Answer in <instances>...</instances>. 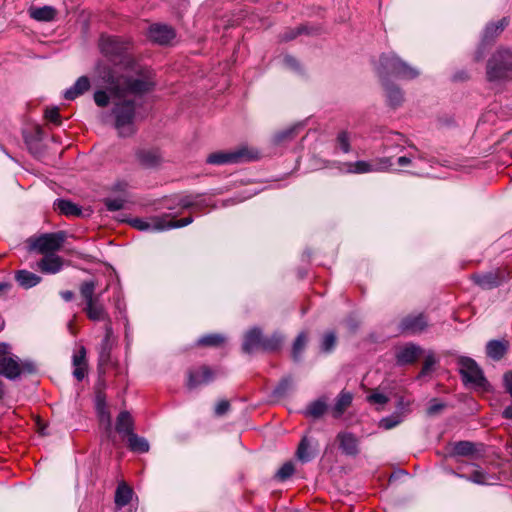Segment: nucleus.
Instances as JSON below:
<instances>
[{
    "instance_id": "423d86ee",
    "label": "nucleus",
    "mask_w": 512,
    "mask_h": 512,
    "mask_svg": "<svg viewBox=\"0 0 512 512\" xmlns=\"http://www.w3.org/2000/svg\"><path fill=\"white\" fill-rule=\"evenodd\" d=\"M459 373L462 376L463 383L474 389L486 391L489 384L486 380L482 369L470 357L461 356L458 358Z\"/></svg>"
},
{
    "instance_id": "c756f323",
    "label": "nucleus",
    "mask_w": 512,
    "mask_h": 512,
    "mask_svg": "<svg viewBox=\"0 0 512 512\" xmlns=\"http://www.w3.org/2000/svg\"><path fill=\"white\" fill-rule=\"evenodd\" d=\"M297 459L303 463H307L313 459V453L311 451V445L306 436H304L296 451Z\"/></svg>"
},
{
    "instance_id": "f8f14e48",
    "label": "nucleus",
    "mask_w": 512,
    "mask_h": 512,
    "mask_svg": "<svg viewBox=\"0 0 512 512\" xmlns=\"http://www.w3.org/2000/svg\"><path fill=\"white\" fill-rule=\"evenodd\" d=\"M36 367L33 362H19L18 357L9 356L0 358V375L9 380H15L22 373H34Z\"/></svg>"
},
{
    "instance_id": "2f4dec72",
    "label": "nucleus",
    "mask_w": 512,
    "mask_h": 512,
    "mask_svg": "<svg viewBox=\"0 0 512 512\" xmlns=\"http://www.w3.org/2000/svg\"><path fill=\"white\" fill-rule=\"evenodd\" d=\"M128 444L132 451L145 453L149 450V443L143 437H139L135 433L128 435Z\"/></svg>"
},
{
    "instance_id": "052dcab7",
    "label": "nucleus",
    "mask_w": 512,
    "mask_h": 512,
    "mask_svg": "<svg viewBox=\"0 0 512 512\" xmlns=\"http://www.w3.org/2000/svg\"><path fill=\"white\" fill-rule=\"evenodd\" d=\"M296 130H297V127H292L285 131L280 132L279 134H277V140L281 141L288 137H291L296 132Z\"/></svg>"
},
{
    "instance_id": "9d476101",
    "label": "nucleus",
    "mask_w": 512,
    "mask_h": 512,
    "mask_svg": "<svg viewBox=\"0 0 512 512\" xmlns=\"http://www.w3.org/2000/svg\"><path fill=\"white\" fill-rule=\"evenodd\" d=\"M258 158V152L248 147H240L232 151H219L211 153L207 157V163L213 165H223L232 163H242Z\"/></svg>"
},
{
    "instance_id": "bf43d9fd",
    "label": "nucleus",
    "mask_w": 512,
    "mask_h": 512,
    "mask_svg": "<svg viewBox=\"0 0 512 512\" xmlns=\"http://www.w3.org/2000/svg\"><path fill=\"white\" fill-rule=\"evenodd\" d=\"M504 385L506 391L512 397V372H508L504 375Z\"/></svg>"
},
{
    "instance_id": "4c0bfd02",
    "label": "nucleus",
    "mask_w": 512,
    "mask_h": 512,
    "mask_svg": "<svg viewBox=\"0 0 512 512\" xmlns=\"http://www.w3.org/2000/svg\"><path fill=\"white\" fill-rule=\"evenodd\" d=\"M308 342V336L305 332L299 333V335L296 337L293 348H292V356L293 359L298 361L300 359L301 353L305 349V346Z\"/></svg>"
},
{
    "instance_id": "6ab92c4d",
    "label": "nucleus",
    "mask_w": 512,
    "mask_h": 512,
    "mask_svg": "<svg viewBox=\"0 0 512 512\" xmlns=\"http://www.w3.org/2000/svg\"><path fill=\"white\" fill-rule=\"evenodd\" d=\"M422 352L420 346L410 343L397 352L396 359L400 365L411 364L417 360Z\"/></svg>"
},
{
    "instance_id": "bb28decb",
    "label": "nucleus",
    "mask_w": 512,
    "mask_h": 512,
    "mask_svg": "<svg viewBox=\"0 0 512 512\" xmlns=\"http://www.w3.org/2000/svg\"><path fill=\"white\" fill-rule=\"evenodd\" d=\"M455 475L459 478L466 479L467 481L473 482L478 485H491L493 484L494 478L484 472L481 469L474 470L470 475H463L459 473H455Z\"/></svg>"
},
{
    "instance_id": "aec40b11",
    "label": "nucleus",
    "mask_w": 512,
    "mask_h": 512,
    "mask_svg": "<svg viewBox=\"0 0 512 512\" xmlns=\"http://www.w3.org/2000/svg\"><path fill=\"white\" fill-rule=\"evenodd\" d=\"M139 163L146 168H154L161 164L162 155L157 149H144L137 153Z\"/></svg>"
},
{
    "instance_id": "1a4fd4ad",
    "label": "nucleus",
    "mask_w": 512,
    "mask_h": 512,
    "mask_svg": "<svg viewBox=\"0 0 512 512\" xmlns=\"http://www.w3.org/2000/svg\"><path fill=\"white\" fill-rule=\"evenodd\" d=\"M65 239L66 233L64 231L44 233L38 237L28 239L29 250L43 255L55 253L61 249Z\"/></svg>"
},
{
    "instance_id": "13d9d810",
    "label": "nucleus",
    "mask_w": 512,
    "mask_h": 512,
    "mask_svg": "<svg viewBox=\"0 0 512 512\" xmlns=\"http://www.w3.org/2000/svg\"><path fill=\"white\" fill-rule=\"evenodd\" d=\"M444 404L437 402L436 400H433L428 408V414L434 415L437 412H439L441 409H443Z\"/></svg>"
},
{
    "instance_id": "20e7f679",
    "label": "nucleus",
    "mask_w": 512,
    "mask_h": 512,
    "mask_svg": "<svg viewBox=\"0 0 512 512\" xmlns=\"http://www.w3.org/2000/svg\"><path fill=\"white\" fill-rule=\"evenodd\" d=\"M377 72L383 78L388 75H394L404 80H412L419 75L418 69L412 67L392 52L381 55Z\"/></svg>"
},
{
    "instance_id": "f704fd0d",
    "label": "nucleus",
    "mask_w": 512,
    "mask_h": 512,
    "mask_svg": "<svg viewBox=\"0 0 512 512\" xmlns=\"http://www.w3.org/2000/svg\"><path fill=\"white\" fill-rule=\"evenodd\" d=\"M283 342L282 335L275 333L270 337H264L262 335L261 349L264 351H276L278 350Z\"/></svg>"
},
{
    "instance_id": "a18cd8bd",
    "label": "nucleus",
    "mask_w": 512,
    "mask_h": 512,
    "mask_svg": "<svg viewBox=\"0 0 512 512\" xmlns=\"http://www.w3.org/2000/svg\"><path fill=\"white\" fill-rule=\"evenodd\" d=\"M336 141H337V144H338L339 148L344 153H349L350 152V150H351L350 135H349V133L347 131L339 132L338 135H337Z\"/></svg>"
},
{
    "instance_id": "49530a36",
    "label": "nucleus",
    "mask_w": 512,
    "mask_h": 512,
    "mask_svg": "<svg viewBox=\"0 0 512 512\" xmlns=\"http://www.w3.org/2000/svg\"><path fill=\"white\" fill-rule=\"evenodd\" d=\"M294 473V465L292 462H286L283 464L276 473V477L279 480H286Z\"/></svg>"
},
{
    "instance_id": "473e14b6",
    "label": "nucleus",
    "mask_w": 512,
    "mask_h": 512,
    "mask_svg": "<svg viewBox=\"0 0 512 512\" xmlns=\"http://www.w3.org/2000/svg\"><path fill=\"white\" fill-rule=\"evenodd\" d=\"M508 25L506 18L499 20L497 23H490L486 26L484 30L483 41L488 42L493 39L498 33L504 30V28Z\"/></svg>"
},
{
    "instance_id": "5fc2aeb1",
    "label": "nucleus",
    "mask_w": 512,
    "mask_h": 512,
    "mask_svg": "<svg viewBox=\"0 0 512 512\" xmlns=\"http://www.w3.org/2000/svg\"><path fill=\"white\" fill-rule=\"evenodd\" d=\"M230 408V403L227 400L218 402L215 407V414L218 416L224 415Z\"/></svg>"
},
{
    "instance_id": "774afa93",
    "label": "nucleus",
    "mask_w": 512,
    "mask_h": 512,
    "mask_svg": "<svg viewBox=\"0 0 512 512\" xmlns=\"http://www.w3.org/2000/svg\"><path fill=\"white\" fill-rule=\"evenodd\" d=\"M11 288L9 283L3 282L0 283V292L8 291Z\"/></svg>"
},
{
    "instance_id": "a878e982",
    "label": "nucleus",
    "mask_w": 512,
    "mask_h": 512,
    "mask_svg": "<svg viewBox=\"0 0 512 512\" xmlns=\"http://www.w3.org/2000/svg\"><path fill=\"white\" fill-rule=\"evenodd\" d=\"M95 409L100 422L107 426L111 425V417L106 405V397L102 392H98L95 397Z\"/></svg>"
},
{
    "instance_id": "c03bdc74",
    "label": "nucleus",
    "mask_w": 512,
    "mask_h": 512,
    "mask_svg": "<svg viewBox=\"0 0 512 512\" xmlns=\"http://www.w3.org/2000/svg\"><path fill=\"white\" fill-rule=\"evenodd\" d=\"M292 386V379L290 377L282 379L279 384L275 387L273 390V395L281 398L286 395V393L289 391V389Z\"/></svg>"
},
{
    "instance_id": "0e129e2a",
    "label": "nucleus",
    "mask_w": 512,
    "mask_h": 512,
    "mask_svg": "<svg viewBox=\"0 0 512 512\" xmlns=\"http://www.w3.org/2000/svg\"><path fill=\"white\" fill-rule=\"evenodd\" d=\"M10 346L6 343H0V357H9Z\"/></svg>"
},
{
    "instance_id": "6e6552de",
    "label": "nucleus",
    "mask_w": 512,
    "mask_h": 512,
    "mask_svg": "<svg viewBox=\"0 0 512 512\" xmlns=\"http://www.w3.org/2000/svg\"><path fill=\"white\" fill-rule=\"evenodd\" d=\"M392 167L391 157H378L372 161L359 160L356 162H345L339 170L343 173L365 174L374 172H385Z\"/></svg>"
},
{
    "instance_id": "39448f33",
    "label": "nucleus",
    "mask_w": 512,
    "mask_h": 512,
    "mask_svg": "<svg viewBox=\"0 0 512 512\" xmlns=\"http://www.w3.org/2000/svg\"><path fill=\"white\" fill-rule=\"evenodd\" d=\"M193 222L191 216L174 220L171 214L156 215L147 218H135L131 221V225L140 231L160 232L172 228L185 227Z\"/></svg>"
},
{
    "instance_id": "8fccbe9b",
    "label": "nucleus",
    "mask_w": 512,
    "mask_h": 512,
    "mask_svg": "<svg viewBox=\"0 0 512 512\" xmlns=\"http://www.w3.org/2000/svg\"><path fill=\"white\" fill-rule=\"evenodd\" d=\"M94 101L99 107H106L109 104L110 98L107 92L98 90L94 93Z\"/></svg>"
},
{
    "instance_id": "7ed1b4c3",
    "label": "nucleus",
    "mask_w": 512,
    "mask_h": 512,
    "mask_svg": "<svg viewBox=\"0 0 512 512\" xmlns=\"http://www.w3.org/2000/svg\"><path fill=\"white\" fill-rule=\"evenodd\" d=\"M122 98L115 102L112 109L114 126L121 137H128L135 133L136 106L133 100Z\"/></svg>"
},
{
    "instance_id": "f03ea898",
    "label": "nucleus",
    "mask_w": 512,
    "mask_h": 512,
    "mask_svg": "<svg viewBox=\"0 0 512 512\" xmlns=\"http://www.w3.org/2000/svg\"><path fill=\"white\" fill-rule=\"evenodd\" d=\"M96 287L97 282L93 279H90L80 284L79 291L85 302L83 311L85 312L87 318L93 322L104 323L105 336L100 345L99 362L100 364H105L110 359L113 328L110 314L108 313L105 305L100 300L101 294L95 295Z\"/></svg>"
},
{
    "instance_id": "a19ab883",
    "label": "nucleus",
    "mask_w": 512,
    "mask_h": 512,
    "mask_svg": "<svg viewBox=\"0 0 512 512\" xmlns=\"http://www.w3.org/2000/svg\"><path fill=\"white\" fill-rule=\"evenodd\" d=\"M402 416L400 414H393L382 418L379 421V427L385 430H390L402 422Z\"/></svg>"
},
{
    "instance_id": "f3484780",
    "label": "nucleus",
    "mask_w": 512,
    "mask_h": 512,
    "mask_svg": "<svg viewBox=\"0 0 512 512\" xmlns=\"http://www.w3.org/2000/svg\"><path fill=\"white\" fill-rule=\"evenodd\" d=\"M339 448L347 456H356L359 453V440L351 432H340L337 435Z\"/></svg>"
},
{
    "instance_id": "ea45409f",
    "label": "nucleus",
    "mask_w": 512,
    "mask_h": 512,
    "mask_svg": "<svg viewBox=\"0 0 512 512\" xmlns=\"http://www.w3.org/2000/svg\"><path fill=\"white\" fill-rule=\"evenodd\" d=\"M225 341V338L220 334H210L201 337L197 343L202 346H220Z\"/></svg>"
},
{
    "instance_id": "69168bd1",
    "label": "nucleus",
    "mask_w": 512,
    "mask_h": 512,
    "mask_svg": "<svg viewBox=\"0 0 512 512\" xmlns=\"http://www.w3.org/2000/svg\"><path fill=\"white\" fill-rule=\"evenodd\" d=\"M60 295L66 302H69L74 298V293L70 290L62 291Z\"/></svg>"
},
{
    "instance_id": "dca6fc26",
    "label": "nucleus",
    "mask_w": 512,
    "mask_h": 512,
    "mask_svg": "<svg viewBox=\"0 0 512 512\" xmlns=\"http://www.w3.org/2000/svg\"><path fill=\"white\" fill-rule=\"evenodd\" d=\"M428 323L423 314L409 315L400 322L399 329L402 333L417 334L422 332Z\"/></svg>"
},
{
    "instance_id": "ddd939ff",
    "label": "nucleus",
    "mask_w": 512,
    "mask_h": 512,
    "mask_svg": "<svg viewBox=\"0 0 512 512\" xmlns=\"http://www.w3.org/2000/svg\"><path fill=\"white\" fill-rule=\"evenodd\" d=\"M509 278V273L503 270H496L484 274H477L472 277L474 282L482 289H493Z\"/></svg>"
},
{
    "instance_id": "5701e85b",
    "label": "nucleus",
    "mask_w": 512,
    "mask_h": 512,
    "mask_svg": "<svg viewBox=\"0 0 512 512\" xmlns=\"http://www.w3.org/2000/svg\"><path fill=\"white\" fill-rule=\"evenodd\" d=\"M28 12L32 19L39 22L53 21L57 15V10L53 6L48 5L43 7H31Z\"/></svg>"
},
{
    "instance_id": "338daca9",
    "label": "nucleus",
    "mask_w": 512,
    "mask_h": 512,
    "mask_svg": "<svg viewBox=\"0 0 512 512\" xmlns=\"http://www.w3.org/2000/svg\"><path fill=\"white\" fill-rule=\"evenodd\" d=\"M503 417L506 418V419H509V420H512V405L510 406H507L503 413H502Z\"/></svg>"
},
{
    "instance_id": "4468645a",
    "label": "nucleus",
    "mask_w": 512,
    "mask_h": 512,
    "mask_svg": "<svg viewBox=\"0 0 512 512\" xmlns=\"http://www.w3.org/2000/svg\"><path fill=\"white\" fill-rule=\"evenodd\" d=\"M175 36V30L166 24H153L148 30V38L160 45L169 44Z\"/></svg>"
},
{
    "instance_id": "e433bc0d",
    "label": "nucleus",
    "mask_w": 512,
    "mask_h": 512,
    "mask_svg": "<svg viewBox=\"0 0 512 512\" xmlns=\"http://www.w3.org/2000/svg\"><path fill=\"white\" fill-rule=\"evenodd\" d=\"M327 409L326 401L323 399H318L313 402H311L307 409H306V415L311 416L313 418H319L321 417Z\"/></svg>"
},
{
    "instance_id": "cd10ccee",
    "label": "nucleus",
    "mask_w": 512,
    "mask_h": 512,
    "mask_svg": "<svg viewBox=\"0 0 512 512\" xmlns=\"http://www.w3.org/2000/svg\"><path fill=\"white\" fill-rule=\"evenodd\" d=\"M133 490L124 482L119 483L115 492V505L117 508L126 506L132 499Z\"/></svg>"
},
{
    "instance_id": "09e8293b",
    "label": "nucleus",
    "mask_w": 512,
    "mask_h": 512,
    "mask_svg": "<svg viewBox=\"0 0 512 512\" xmlns=\"http://www.w3.org/2000/svg\"><path fill=\"white\" fill-rule=\"evenodd\" d=\"M125 200L122 198H106L104 204L109 211H118L124 207Z\"/></svg>"
},
{
    "instance_id": "de8ad7c7",
    "label": "nucleus",
    "mask_w": 512,
    "mask_h": 512,
    "mask_svg": "<svg viewBox=\"0 0 512 512\" xmlns=\"http://www.w3.org/2000/svg\"><path fill=\"white\" fill-rule=\"evenodd\" d=\"M367 401L371 404L385 405L389 401V398L385 394L375 390L367 396Z\"/></svg>"
},
{
    "instance_id": "a211bd4d",
    "label": "nucleus",
    "mask_w": 512,
    "mask_h": 512,
    "mask_svg": "<svg viewBox=\"0 0 512 512\" xmlns=\"http://www.w3.org/2000/svg\"><path fill=\"white\" fill-rule=\"evenodd\" d=\"M64 260L55 253L44 255L37 263V267L45 274H56L63 268Z\"/></svg>"
},
{
    "instance_id": "603ef678",
    "label": "nucleus",
    "mask_w": 512,
    "mask_h": 512,
    "mask_svg": "<svg viewBox=\"0 0 512 512\" xmlns=\"http://www.w3.org/2000/svg\"><path fill=\"white\" fill-rule=\"evenodd\" d=\"M45 117L47 120L54 124H60V114L57 107L46 109L45 111Z\"/></svg>"
},
{
    "instance_id": "6e6d98bb",
    "label": "nucleus",
    "mask_w": 512,
    "mask_h": 512,
    "mask_svg": "<svg viewBox=\"0 0 512 512\" xmlns=\"http://www.w3.org/2000/svg\"><path fill=\"white\" fill-rule=\"evenodd\" d=\"M86 372H87V366H74L73 375L78 381H81L84 379Z\"/></svg>"
},
{
    "instance_id": "864d4df0",
    "label": "nucleus",
    "mask_w": 512,
    "mask_h": 512,
    "mask_svg": "<svg viewBox=\"0 0 512 512\" xmlns=\"http://www.w3.org/2000/svg\"><path fill=\"white\" fill-rule=\"evenodd\" d=\"M419 159V160H423L424 158L422 157V155H418V156H400L398 159H397V164L401 167H406L408 165H410L412 163V160L413 159Z\"/></svg>"
},
{
    "instance_id": "c85d7f7f",
    "label": "nucleus",
    "mask_w": 512,
    "mask_h": 512,
    "mask_svg": "<svg viewBox=\"0 0 512 512\" xmlns=\"http://www.w3.org/2000/svg\"><path fill=\"white\" fill-rule=\"evenodd\" d=\"M116 430L120 434L130 435L133 433V419L128 411H122L116 421Z\"/></svg>"
},
{
    "instance_id": "412c9836",
    "label": "nucleus",
    "mask_w": 512,
    "mask_h": 512,
    "mask_svg": "<svg viewBox=\"0 0 512 512\" xmlns=\"http://www.w3.org/2000/svg\"><path fill=\"white\" fill-rule=\"evenodd\" d=\"M262 332L259 328L254 327L246 332L242 349L245 353H251L261 347Z\"/></svg>"
},
{
    "instance_id": "393cba45",
    "label": "nucleus",
    "mask_w": 512,
    "mask_h": 512,
    "mask_svg": "<svg viewBox=\"0 0 512 512\" xmlns=\"http://www.w3.org/2000/svg\"><path fill=\"white\" fill-rule=\"evenodd\" d=\"M17 283L24 289L32 288L41 282V277L28 270H19L15 273Z\"/></svg>"
},
{
    "instance_id": "2eb2a0df",
    "label": "nucleus",
    "mask_w": 512,
    "mask_h": 512,
    "mask_svg": "<svg viewBox=\"0 0 512 512\" xmlns=\"http://www.w3.org/2000/svg\"><path fill=\"white\" fill-rule=\"evenodd\" d=\"M215 377V373L208 366H201L188 371L187 386L194 389L200 385L210 383Z\"/></svg>"
},
{
    "instance_id": "4d7b16f0",
    "label": "nucleus",
    "mask_w": 512,
    "mask_h": 512,
    "mask_svg": "<svg viewBox=\"0 0 512 512\" xmlns=\"http://www.w3.org/2000/svg\"><path fill=\"white\" fill-rule=\"evenodd\" d=\"M304 30L303 27H298L296 29L291 30L290 32H287L283 34L282 39L285 41H289L294 39L298 34L302 33Z\"/></svg>"
},
{
    "instance_id": "9b49d317",
    "label": "nucleus",
    "mask_w": 512,
    "mask_h": 512,
    "mask_svg": "<svg viewBox=\"0 0 512 512\" xmlns=\"http://www.w3.org/2000/svg\"><path fill=\"white\" fill-rule=\"evenodd\" d=\"M99 48L103 55L111 61L119 59L123 62L126 59L125 53L129 48V42L116 36L102 35L99 40Z\"/></svg>"
},
{
    "instance_id": "680f3d73",
    "label": "nucleus",
    "mask_w": 512,
    "mask_h": 512,
    "mask_svg": "<svg viewBox=\"0 0 512 512\" xmlns=\"http://www.w3.org/2000/svg\"><path fill=\"white\" fill-rule=\"evenodd\" d=\"M283 62L287 67H289L291 69L298 68V63H297L296 59L292 56H285L283 59Z\"/></svg>"
},
{
    "instance_id": "e2e57ef3",
    "label": "nucleus",
    "mask_w": 512,
    "mask_h": 512,
    "mask_svg": "<svg viewBox=\"0 0 512 512\" xmlns=\"http://www.w3.org/2000/svg\"><path fill=\"white\" fill-rule=\"evenodd\" d=\"M181 204L185 208L193 207V206H200V203L196 200H192L190 196H187L181 200Z\"/></svg>"
},
{
    "instance_id": "58836bf2",
    "label": "nucleus",
    "mask_w": 512,
    "mask_h": 512,
    "mask_svg": "<svg viewBox=\"0 0 512 512\" xmlns=\"http://www.w3.org/2000/svg\"><path fill=\"white\" fill-rule=\"evenodd\" d=\"M475 451L474 444L469 441H459L453 446V454L459 456H468Z\"/></svg>"
},
{
    "instance_id": "72a5a7b5",
    "label": "nucleus",
    "mask_w": 512,
    "mask_h": 512,
    "mask_svg": "<svg viewBox=\"0 0 512 512\" xmlns=\"http://www.w3.org/2000/svg\"><path fill=\"white\" fill-rule=\"evenodd\" d=\"M54 205L64 215L78 216L81 214L80 208L71 201L58 199Z\"/></svg>"
},
{
    "instance_id": "c9c22d12",
    "label": "nucleus",
    "mask_w": 512,
    "mask_h": 512,
    "mask_svg": "<svg viewBox=\"0 0 512 512\" xmlns=\"http://www.w3.org/2000/svg\"><path fill=\"white\" fill-rule=\"evenodd\" d=\"M386 95L388 102L392 107L399 106L404 99L401 89L392 84H386Z\"/></svg>"
},
{
    "instance_id": "0eeeda50",
    "label": "nucleus",
    "mask_w": 512,
    "mask_h": 512,
    "mask_svg": "<svg viewBox=\"0 0 512 512\" xmlns=\"http://www.w3.org/2000/svg\"><path fill=\"white\" fill-rule=\"evenodd\" d=\"M487 78L489 81L512 78V52L510 50H498L493 54L487 64Z\"/></svg>"
},
{
    "instance_id": "79ce46f5",
    "label": "nucleus",
    "mask_w": 512,
    "mask_h": 512,
    "mask_svg": "<svg viewBox=\"0 0 512 512\" xmlns=\"http://www.w3.org/2000/svg\"><path fill=\"white\" fill-rule=\"evenodd\" d=\"M437 363V359L433 352H428L425 357L422 369L420 371L419 377H424L432 372L435 364Z\"/></svg>"
},
{
    "instance_id": "4be33fe9",
    "label": "nucleus",
    "mask_w": 512,
    "mask_h": 512,
    "mask_svg": "<svg viewBox=\"0 0 512 512\" xmlns=\"http://www.w3.org/2000/svg\"><path fill=\"white\" fill-rule=\"evenodd\" d=\"M90 80L87 76L79 77L73 86L65 90L63 96L66 100H74L90 89Z\"/></svg>"
},
{
    "instance_id": "f257e3e1",
    "label": "nucleus",
    "mask_w": 512,
    "mask_h": 512,
    "mask_svg": "<svg viewBox=\"0 0 512 512\" xmlns=\"http://www.w3.org/2000/svg\"><path fill=\"white\" fill-rule=\"evenodd\" d=\"M134 72L135 77L129 74L117 75L112 67L102 62L95 67L98 78L109 85L111 94L118 99L127 95H142L154 87L150 70L137 67Z\"/></svg>"
},
{
    "instance_id": "37998d69",
    "label": "nucleus",
    "mask_w": 512,
    "mask_h": 512,
    "mask_svg": "<svg viewBox=\"0 0 512 512\" xmlns=\"http://www.w3.org/2000/svg\"><path fill=\"white\" fill-rule=\"evenodd\" d=\"M336 345V335L334 332H327L323 335L321 341V350L323 352H330Z\"/></svg>"
},
{
    "instance_id": "b1692460",
    "label": "nucleus",
    "mask_w": 512,
    "mask_h": 512,
    "mask_svg": "<svg viewBox=\"0 0 512 512\" xmlns=\"http://www.w3.org/2000/svg\"><path fill=\"white\" fill-rule=\"evenodd\" d=\"M353 395L350 392L342 391L336 398L334 406L332 407V415L334 418H339L351 405Z\"/></svg>"
},
{
    "instance_id": "7c9ffc66",
    "label": "nucleus",
    "mask_w": 512,
    "mask_h": 512,
    "mask_svg": "<svg viewBox=\"0 0 512 512\" xmlns=\"http://www.w3.org/2000/svg\"><path fill=\"white\" fill-rule=\"evenodd\" d=\"M486 352L492 359L500 360L506 352V346L501 341L491 340L486 345Z\"/></svg>"
},
{
    "instance_id": "3c124183",
    "label": "nucleus",
    "mask_w": 512,
    "mask_h": 512,
    "mask_svg": "<svg viewBox=\"0 0 512 512\" xmlns=\"http://www.w3.org/2000/svg\"><path fill=\"white\" fill-rule=\"evenodd\" d=\"M73 366H87L86 363V349L82 346L78 353L73 355Z\"/></svg>"
}]
</instances>
